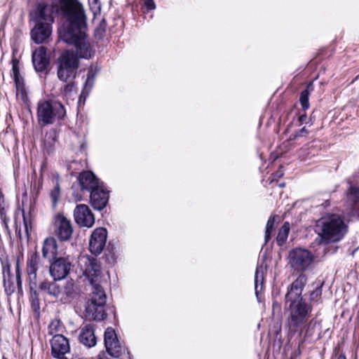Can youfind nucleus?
<instances>
[{
  "instance_id": "1",
  "label": "nucleus",
  "mask_w": 359,
  "mask_h": 359,
  "mask_svg": "<svg viewBox=\"0 0 359 359\" xmlns=\"http://www.w3.org/2000/svg\"><path fill=\"white\" fill-rule=\"evenodd\" d=\"M61 7L67 20L58 29L60 38L74 45L79 59L91 58L95 51L87 40L86 18L82 5L77 0H61Z\"/></svg>"
},
{
  "instance_id": "2",
  "label": "nucleus",
  "mask_w": 359,
  "mask_h": 359,
  "mask_svg": "<svg viewBox=\"0 0 359 359\" xmlns=\"http://www.w3.org/2000/svg\"><path fill=\"white\" fill-rule=\"evenodd\" d=\"M78 262L83 276L93 287L90 299L86 307V316L89 319L102 320L107 316L104 311L107 296L100 285L101 266L95 258L88 255H81Z\"/></svg>"
},
{
  "instance_id": "3",
  "label": "nucleus",
  "mask_w": 359,
  "mask_h": 359,
  "mask_svg": "<svg viewBox=\"0 0 359 359\" xmlns=\"http://www.w3.org/2000/svg\"><path fill=\"white\" fill-rule=\"evenodd\" d=\"M306 275L301 274L288 286L285 296V310L288 312L287 325L291 331L296 332L307 320L312 307L302 297L306 283Z\"/></svg>"
},
{
  "instance_id": "4",
  "label": "nucleus",
  "mask_w": 359,
  "mask_h": 359,
  "mask_svg": "<svg viewBox=\"0 0 359 359\" xmlns=\"http://www.w3.org/2000/svg\"><path fill=\"white\" fill-rule=\"evenodd\" d=\"M316 231L320 243L327 244L341 240L348 231V226L338 215H327L318 219Z\"/></svg>"
},
{
  "instance_id": "5",
  "label": "nucleus",
  "mask_w": 359,
  "mask_h": 359,
  "mask_svg": "<svg viewBox=\"0 0 359 359\" xmlns=\"http://www.w3.org/2000/svg\"><path fill=\"white\" fill-rule=\"evenodd\" d=\"M57 76L60 81L74 80L80 65L78 56L74 50H64L55 62Z\"/></svg>"
},
{
  "instance_id": "6",
  "label": "nucleus",
  "mask_w": 359,
  "mask_h": 359,
  "mask_svg": "<svg viewBox=\"0 0 359 359\" xmlns=\"http://www.w3.org/2000/svg\"><path fill=\"white\" fill-rule=\"evenodd\" d=\"M65 114V107L60 102L40 101L38 103V120L45 125L53 123L56 119L62 118Z\"/></svg>"
},
{
  "instance_id": "7",
  "label": "nucleus",
  "mask_w": 359,
  "mask_h": 359,
  "mask_svg": "<svg viewBox=\"0 0 359 359\" xmlns=\"http://www.w3.org/2000/svg\"><path fill=\"white\" fill-rule=\"evenodd\" d=\"M288 259L291 268L295 271L300 272L299 275H301L310 269L313 262L314 256L306 249L297 248L290 251Z\"/></svg>"
},
{
  "instance_id": "8",
  "label": "nucleus",
  "mask_w": 359,
  "mask_h": 359,
  "mask_svg": "<svg viewBox=\"0 0 359 359\" xmlns=\"http://www.w3.org/2000/svg\"><path fill=\"white\" fill-rule=\"evenodd\" d=\"M50 261L49 272L55 280H60L69 273L72 262L69 256L56 257Z\"/></svg>"
},
{
  "instance_id": "9",
  "label": "nucleus",
  "mask_w": 359,
  "mask_h": 359,
  "mask_svg": "<svg viewBox=\"0 0 359 359\" xmlns=\"http://www.w3.org/2000/svg\"><path fill=\"white\" fill-rule=\"evenodd\" d=\"M54 233L60 241H68L73 234L72 222L62 214L54 217Z\"/></svg>"
},
{
  "instance_id": "10",
  "label": "nucleus",
  "mask_w": 359,
  "mask_h": 359,
  "mask_svg": "<svg viewBox=\"0 0 359 359\" xmlns=\"http://www.w3.org/2000/svg\"><path fill=\"white\" fill-rule=\"evenodd\" d=\"M60 11L64 16V22L67 20V16L65 15L62 7L61 0H59L58 6L48 5L43 3H41L37 6V10L36 11V22H48L50 24L53 21V14L54 12Z\"/></svg>"
},
{
  "instance_id": "11",
  "label": "nucleus",
  "mask_w": 359,
  "mask_h": 359,
  "mask_svg": "<svg viewBox=\"0 0 359 359\" xmlns=\"http://www.w3.org/2000/svg\"><path fill=\"white\" fill-rule=\"evenodd\" d=\"M51 355L57 359H66L65 355L70 351L69 339L62 334H55L50 340Z\"/></svg>"
},
{
  "instance_id": "12",
  "label": "nucleus",
  "mask_w": 359,
  "mask_h": 359,
  "mask_svg": "<svg viewBox=\"0 0 359 359\" xmlns=\"http://www.w3.org/2000/svg\"><path fill=\"white\" fill-rule=\"evenodd\" d=\"M104 339L107 353L114 358H118L123 351V347L118 341L113 328H107L104 332Z\"/></svg>"
},
{
  "instance_id": "13",
  "label": "nucleus",
  "mask_w": 359,
  "mask_h": 359,
  "mask_svg": "<svg viewBox=\"0 0 359 359\" xmlns=\"http://www.w3.org/2000/svg\"><path fill=\"white\" fill-rule=\"evenodd\" d=\"M76 223L83 227L90 228L95 223V217L88 205H77L74 210Z\"/></svg>"
},
{
  "instance_id": "14",
  "label": "nucleus",
  "mask_w": 359,
  "mask_h": 359,
  "mask_svg": "<svg viewBox=\"0 0 359 359\" xmlns=\"http://www.w3.org/2000/svg\"><path fill=\"white\" fill-rule=\"evenodd\" d=\"M107 231L104 228L95 229L90 236L89 241V250L95 255H100L106 244Z\"/></svg>"
},
{
  "instance_id": "15",
  "label": "nucleus",
  "mask_w": 359,
  "mask_h": 359,
  "mask_svg": "<svg viewBox=\"0 0 359 359\" xmlns=\"http://www.w3.org/2000/svg\"><path fill=\"white\" fill-rule=\"evenodd\" d=\"M108 199V192L104 188L102 183L90 191V200L94 209L102 210L107 205Z\"/></svg>"
},
{
  "instance_id": "16",
  "label": "nucleus",
  "mask_w": 359,
  "mask_h": 359,
  "mask_svg": "<svg viewBox=\"0 0 359 359\" xmlns=\"http://www.w3.org/2000/svg\"><path fill=\"white\" fill-rule=\"evenodd\" d=\"M51 27L48 22H36L35 27L31 32L32 39L36 43H42L51 34Z\"/></svg>"
},
{
  "instance_id": "17",
  "label": "nucleus",
  "mask_w": 359,
  "mask_h": 359,
  "mask_svg": "<svg viewBox=\"0 0 359 359\" xmlns=\"http://www.w3.org/2000/svg\"><path fill=\"white\" fill-rule=\"evenodd\" d=\"M32 62L36 72L44 71L48 64L49 59L46 55V49L43 46H40L32 53Z\"/></svg>"
},
{
  "instance_id": "18",
  "label": "nucleus",
  "mask_w": 359,
  "mask_h": 359,
  "mask_svg": "<svg viewBox=\"0 0 359 359\" xmlns=\"http://www.w3.org/2000/svg\"><path fill=\"white\" fill-rule=\"evenodd\" d=\"M79 340L80 343L86 347L90 348L95 346L97 340L94 327L92 325H86L81 327L79 335Z\"/></svg>"
},
{
  "instance_id": "19",
  "label": "nucleus",
  "mask_w": 359,
  "mask_h": 359,
  "mask_svg": "<svg viewBox=\"0 0 359 359\" xmlns=\"http://www.w3.org/2000/svg\"><path fill=\"white\" fill-rule=\"evenodd\" d=\"M78 180L82 190L90 191L101 182L91 171H84L80 173Z\"/></svg>"
},
{
  "instance_id": "20",
  "label": "nucleus",
  "mask_w": 359,
  "mask_h": 359,
  "mask_svg": "<svg viewBox=\"0 0 359 359\" xmlns=\"http://www.w3.org/2000/svg\"><path fill=\"white\" fill-rule=\"evenodd\" d=\"M57 244L55 238L52 236L46 238L43 244L42 256L45 259L51 260L57 257Z\"/></svg>"
},
{
  "instance_id": "21",
  "label": "nucleus",
  "mask_w": 359,
  "mask_h": 359,
  "mask_svg": "<svg viewBox=\"0 0 359 359\" xmlns=\"http://www.w3.org/2000/svg\"><path fill=\"white\" fill-rule=\"evenodd\" d=\"M19 61L17 59L12 60V71H13V76L15 83L17 95L21 94L22 97H24L25 95V88H24V83L23 79L20 75V69H19Z\"/></svg>"
},
{
  "instance_id": "22",
  "label": "nucleus",
  "mask_w": 359,
  "mask_h": 359,
  "mask_svg": "<svg viewBox=\"0 0 359 359\" xmlns=\"http://www.w3.org/2000/svg\"><path fill=\"white\" fill-rule=\"evenodd\" d=\"M39 263V256L38 254L32 253L27 262V273L31 281L36 280Z\"/></svg>"
},
{
  "instance_id": "23",
  "label": "nucleus",
  "mask_w": 359,
  "mask_h": 359,
  "mask_svg": "<svg viewBox=\"0 0 359 359\" xmlns=\"http://www.w3.org/2000/svg\"><path fill=\"white\" fill-rule=\"evenodd\" d=\"M39 289L45 294H48L56 299H60L62 294V289L55 282L43 281L39 285Z\"/></svg>"
},
{
  "instance_id": "24",
  "label": "nucleus",
  "mask_w": 359,
  "mask_h": 359,
  "mask_svg": "<svg viewBox=\"0 0 359 359\" xmlns=\"http://www.w3.org/2000/svg\"><path fill=\"white\" fill-rule=\"evenodd\" d=\"M13 276L11 273L10 265L7 264L3 267V281L5 292L8 295H11L15 292V285L13 280Z\"/></svg>"
},
{
  "instance_id": "25",
  "label": "nucleus",
  "mask_w": 359,
  "mask_h": 359,
  "mask_svg": "<svg viewBox=\"0 0 359 359\" xmlns=\"http://www.w3.org/2000/svg\"><path fill=\"white\" fill-rule=\"evenodd\" d=\"M76 295L74 285L72 282H67L64 287L63 292L60 297V300L63 303L70 302Z\"/></svg>"
},
{
  "instance_id": "26",
  "label": "nucleus",
  "mask_w": 359,
  "mask_h": 359,
  "mask_svg": "<svg viewBox=\"0 0 359 359\" xmlns=\"http://www.w3.org/2000/svg\"><path fill=\"white\" fill-rule=\"evenodd\" d=\"M264 285V268L257 266L255 275V290L257 298L259 299V292L262 291Z\"/></svg>"
},
{
  "instance_id": "27",
  "label": "nucleus",
  "mask_w": 359,
  "mask_h": 359,
  "mask_svg": "<svg viewBox=\"0 0 359 359\" xmlns=\"http://www.w3.org/2000/svg\"><path fill=\"white\" fill-rule=\"evenodd\" d=\"M289 222H285L279 229L278 236L276 237V242L279 245H282L287 238L290 232Z\"/></svg>"
},
{
  "instance_id": "28",
  "label": "nucleus",
  "mask_w": 359,
  "mask_h": 359,
  "mask_svg": "<svg viewBox=\"0 0 359 359\" xmlns=\"http://www.w3.org/2000/svg\"><path fill=\"white\" fill-rule=\"evenodd\" d=\"M347 201L351 206L355 205L359 202V189L351 187L347 191Z\"/></svg>"
},
{
  "instance_id": "29",
  "label": "nucleus",
  "mask_w": 359,
  "mask_h": 359,
  "mask_svg": "<svg viewBox=\"0 0 359 359\" xmlns=\"http://www.w3.org/2000/svg\"><path fill=\"white\" fill-rule=\"evenodd\" d=\"M63 329L62 323L59 319H54L48 326V334L50 335L58 334Z\"/></svg>"
},
{
  "instance_id": "30",
  "label": "nucleus",
  "mask_w": 359,
  "mask_h": 359,
  "mask_svg": "<svg viewBox=\"0 0 359 359\" xmlns=\"http://www.w3.org/2000/svg\"><path fill=\"white\" fill-rule=\"evenodd\" d=\"M276 218H277V216L273 215V216H271L267 221V223L266 225V231H265V242L266 243H267L271 238V234L273 231Z\"/></svg>"
},
{
  "instance_id": "31",
  "label": "nucleus",
  "mask_w": 359,
  "mask_h": 359,
  "mask_svg": "<svg viewBox=\"0 0 359 359\" xmlns=\"http://www.w3.org/2000/svg\"><path fill=\"white\" fill-rule=\"evenodd\" d=\"M50 197L52 201L53 207H56L60 197V189L57 183L55 184L54 188L50 191Z\"/></svg>"
},
{
  "instance_id": "32",
  "label": "nucleus",
  "mask_w": 359,
  "mask_h": 359,
  "mask_svg": "<svg viewBox=\"0 0 359 359\" xmlns=\"http://www.w3.org/2000/svg\"><path fill=\"white\" fill-rule=\"evenodd\" d=\"M63 82L66 83V85L63 87L62 93L66 97L70 96V94L76 88V83L74 80Z\"/></svg>"
},
{
  "instance_id": "33",
  "label": "nucleus",
  "mask_w": 359,
  "mask_h": 359,
  "mask_svg": "<svg viewBox=\"0 0 359 359\" xmlns=\"http://www.w3.org/2000/svg\"><path fill=\"white\" fill-rule=\"evenodd\" d=\"M309 93L307 89L304 90L300 94L299 101L304 109L309 108Z\"/></svg>"
},
{
  "instance_id": "34",
  "label": "nucleus",
  "mask_w": 359,
  "mask_h": 359,
  "mask_svg": "<svg viewBox=\"0 0 359 359\" xmlns=\"http://www.w3.org/2000/svg\"><path fill=\"white\" fill-rule=\"evenodd\" d=\"M106 27L107 22L104 19H102L95 30V36L96 38L101 39L103 37L106 30Z\"/></svg>"
},
{
  "instance_id": "35",
  "label": "nucleus",
  "mask_w": 359,
  "mask_h": 359,
  "mask_svg": "<svg viewBox=\"0 0 359 359\" xmlns=\"http://www.w3.org/2000/svg\"><path fill=\"white\" fill-rule=\"evenodd\" d=\"M323 285V283H321L320 286L317 287V288L310 294V301L311 302H320Z\"/></svg>"
},
{
  "instance_id": "36",
  "label": "nucleus",
  "mask_w": 359,
  "mask_h": 359,
  "mask_svg": "<svg viewBox=\"0 0 359 359\" xmlns=\"http://www.w3.org/2000/svg\"><path fill=\"white\" fill-rule=\"evenodd\" d=\"M95 73L93 72V69L90 68L88 69L87 79L85 83L84 88H87L89 86L90 88L93 84L95 80Z\"/></svg>"
},
{
  "instance_id": "37",
  "label": "nucleus",
  "mask_w": 359,
  "mask_h": 359,
  "mask_svg": "<svg viewBox=\"0 0 359 359\" xmlns=\"http://www.w3.org/2000/svg\"><path fill=\"white\" fill-rule=\"evenodd\" d=\"M309 134V131L306 129L305 127L302 128L299 130H298L295 134L290 137V140H296L299 137L306 136Z\"/></svg>"
},
{
  "instance_id": "38",
  "label": "nucleus",
  "mask_w": 359,
  "mask_h": 359,
  "mask_svg": "<svg viewBox=\"0 0 359 359\" xmlns=\"http://www.w3.org/2000/svg\"><path fill=\"white\" fill-rule=\"evenodd\" d=\"M90 5L94 14L100 11L101 5L99 2V0H93L92 3H90Z\"/></svg>"
},
{
  "instance_id": "39",
  "label": "nucleus",
  "mask_w": 359,
  "mask_h": 359,
  "mask_svg": "<svg viewBox=\"0 0 359 359\" xmlns=\"http://www.w3.org/2000/svg\"><path fill=\"white\" fill-rule=\"evenodd\" d=\"M317 324V320L312 319L309 324L306 325V335H311L312 333L310 332L311 330H313Z\"/></svg>"
},
{
  "instance_id": "40",
  "label": "nucleus",
  "mask_w": 359,
  "mask_h": 359,
  "mask_svg": "<svg viewBox=\"0 0 359 359\" xmlns=\"http://www.w3.org/2000/svg\"><path fill=\"white\" fill-rule=\"evenodd\" d=\"M15 273H16V276H15L16 283H17L18 287H20L21 285H22V280H21V275H20V266H19L18 263H17V264H16Z\"/></svg>"
},
{
  "instance_id": "41",
  "label": "nucleus",
  "mask_w": 359,
  "mask_h": 359,
  "mask_svg": "<svg viewBox=\"0 0 359 359\" xmlns=\"http://www.w3.org/2000/svg\"><path fill=\"white\" fill-rule=\"evenodd\" d=\"M144 5L148 11L154 10L156 8L154 0H144Z\"/></svg>"
},
{
  "instance_id": "42",
  "label": "nucleus",
  "mask_w": 359,
  "mask_h": 359,
  "mask_svg": "<svg viewBox=\"0 0 359 359\" xmlns=\"http://www.w3.org/2000/svg\"><path fill=\"white\" fill-rule=\"evenodd\" d=\"M97 359H110V358L108 357L107 353H106L104 352H101L98 354Z\"/></svg>"
},
{
  "instance_id": "43",
  "label": "nucleus",
  "mask_w": 359,
  "mask_h": 359,
  "mask_svg": "<svg viewBox=\"0 0 359 359\" xmlns=\"http://www.w3.org/2000/svg\"><path fill=\"white\" fill-rule=\"evenodd\" d=\"M74 197L76 201H79L82 198L81 196L79 194L74 195Z\"/></svg>"
},
{
  "instance_id": "44",
  "label": "nucleus",
  "mask_w": 359,
  "mask_h": 359,
  "mask_svg": "<svg viewBox=\"0 0 359 359\" xmlns=\"http://www.w3.org/2000/svg\"><path fill=\"white\" fill-rule=\"evenodd\" d=\"M279 308H280V305L277 302H273V310L275 309H279Z\"/></svg>"
},
{
  "instance_id": "45",
  "label": "nucleus",
  "mask_w": 359,
  "mask_h": 359,
  "mask_svg": "<svg viewBox=\"0 0 359 359\" xmlns=\"http://www.w3.org/2000/svg\"><path fill=\"white\" fill-rule=\"evenodd\" d=\"M337 359H346V358L344 355H339Z\"/></svg>"
},
{
  "instance_id": "46",
  "label": "nucleus",
  "mask_w": 359,
  "mask_h": 359,
  "mask_svg": "<svg viewBox=\"0 0 359 359\" xmlns=\"http://www.w3.org/2000/svg\"><path fill=\"white\" fill-rule=\"evenodd\" d=\"M305 118H306V116H305V115H304V116H301L299 119H300V121H302V120H303V119H304Z\"/></svg>"
}]
</instances>
